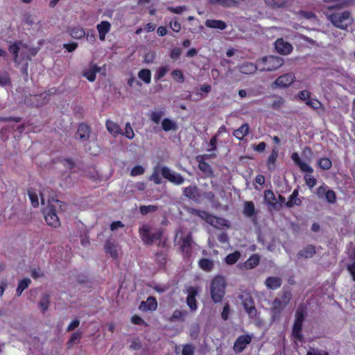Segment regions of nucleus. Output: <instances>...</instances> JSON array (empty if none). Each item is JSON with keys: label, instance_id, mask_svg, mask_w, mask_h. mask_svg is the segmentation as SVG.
I'll list each match as a JSON object with an SVG mask.
<instances>
[{"label": "nucleus", "instance_id": "12", "mask_svg": "<svg viewBox=\"0 0 355 355\" xmlns=\"http://www.w3.org/2000/svg\"><path fill=\"white\" fill-rule=\"evenodd\" d=\"M252 341V337L249 334L239 336L234 343L233 349L236 353L242 352Z\"/></svg>", "mask_w": 355, "mask_h": 355}, {"label": "nucleus", "instance_id": "27", "mask_svg": "<svg viewBox=\"0 0 355 355\" xmlns=\"http://www.w3.org/2000/svg\"><path fill=\"white\" fill-rule=\"evenodd\" d=\"M205 26L210 28H215L219 30H225L227 24L225 21L218 19H207L205 21Z\"/></svg>", "mask_w": 355, "mask_h": 355}, {"label": "nucleus", "instance_id": "43", "mask_svg": "<svg viewBox=\"0 0 355 355\" xmlns=\"http://www.w3.org/2000/svg\"><path fill=\"white\" fill-rule=\"evenodd\" d=\"M50 294L44 293L42 295V299L39 302V306L42 310V312L44 313L49 309L50 302Z\"/></svg>", "mask_w": 355, "mask_h": 355}, {"label": "nucleus", "instance_id": "19", "mask_svg": "<svg viewBox=\"0 0 355 355\" xmlns=\"http://www.w3.org/2000/svg\"><path fill=\"white\" fill-rule=\"evenodd\" d=\"M96 29L98 33L99 40L104 41L106 35L111 30V24L108 21H102L100 24H97Z\"/></svg>", "mask_w": 355, "mask_h": 355}, {"label": "nucleus", "instance_id": "41", "mask_svg": "<svg viewBox=\"0 0 355 355\" xmlns=\"http://www.w3.org/2000/svg\"><path fill=\"white\" fill-rule=\"evenodd\" d=\"M138 77L142 80L144 83L150 84L151 82V71L148 69H143L138 73Z\"/></svg>", "mask_w": 355, "mask_h": 355}, {"label": "nucleus", "instance_id": "61", "mask_svg": "<svg viewBox=\"0 0 355 355\" xmlns=\"http://www.w3.org/2000/svg\"><path fill=\"white\" fill-rule=\"evenodd\" d=\"M168 71V68L166 66L159 67V69L157 71L156 73L155 74V80H159L162 79L163 77L165 76Z\"/></svg>", "mask_w": 355, "mask_h": 355}, {"label": "nucleus", "instance_id": "36", "mask_svg": "<svg viewBox=\"0 0 355 355\" xmlns=\"http://www.w3.org/2000/svg\"><path fill=\"white\" fill-rule=\"evenodd\" d=\"M198 265L202 270L207 272L212 270L214 266V262L211 259L207 258L200 259L199 260Z\"/></svg>", "mask_w": 355, "mask_h": 355}, {"label": "nucleus", "instance_id": "54", "mask_svg": "<svg viewBox=\"0 0 355 355\" xmlns=\"http://www.w3.org/2000/svg\"><path fill=\"white\" fill-rule=\"evenodd\" d=\"M274 101L271 104V107L274 110L279 109L285 103V100L279 96H274Z\"/></svg>", "mask_w": 355, "mask_h": 355}, {"label": "nucleus", "instance_id": "52", "mask_svg": "<svg viewBox=\"0 0 355 355\" xmlns=\"http://www.w3.org/2000/svg\"><path fill=\"white\" fill-rule=\"evenodd\" d=\"M311 174V173L304 175V180L307 187L309 189H313L317 184V180Z\"/></svg>", "mask_w": 355, "mask_h": 355}, {"label": "nucleus", "instance_id": "35", "mask_svg": "<svg viewBox=\"0 0 355 355\" xmlns=\"http://www.w3.org/2000/svg\"><path fill=\"white\" fill-rule=\"evenodd\" d=\"M208 223L216 227L228 226L227 220L214 215H212L209 220H208Z\"/></svg>", "mask_w": 355, "mask_h": 355}, {"label": "nucleus", "instance_id": "5", "mask_svg": "<svg viewBox=\"0 0 355 355\" xmlns=\"http://www.w3.org/2000/svg\"><path fill=\"white\" fill-rule=\"evenodd\" d=\"M284 63L282 58L275 55H267L258 61L260 71H270L279 69Z\"/></svg>", "mask_w": 355, "mask_h": 355}, {"label": "nucleus", "instance_id": "11", "mask_svg": "<svg viewBox=\"0 0 355 355\" xmlns=\"http://www.w3.org/2000/svg\"><path fill=\"white\" fill-rule=\"evenodd\" d=\"M92 128L85 123H81L78 126V130L75 135V139L81 142L89 140L91 135Z\"/></svg>", "mask_w": 355, "mask_h": 355}, {"label": "nucleus", "instance_id": "60", "mask_svg": "<svg viewBox=\"0 0 355 355\" xmlns=\"http://www.w3.org/2000/svg\"><path fill=\"white\" fill-rule=\"evenodd\" d=\"M280 297L282 302L288 305L291 300L292 293L290 290L284 291Z\"/></svg>", "mask_w": 355, "mask_h": 355}, {"label": "nucleus", "instance_id": "44", "mask_svg": "<svg viewBox=\"0 0 355 355\" xmlns=\"http://www.w3.org/2000/svg\"><path fill=\"white\" fill-rule=\"evenodd\" d=\"M82 332L79 330L73 332L67 343L68 347H71L74 343H79L82 338Z\"/></svg>", "mask_w": 355, "mask_h": 355}, {"label": "nucleus", "instance_id": "59", "mask_svg": "<svg viewBox=\"0 0 355 355\" xmlns=\"http://www.w3.org/2000/svg\"><path fill=\"white\" fill-rule=\"evenodd\" d=\"M195 347L191 344H185L182 347V355H193Z\"/></svg>", "mask_w": 355, "mask_h": 355}, {"label": "nucleus", "instance_id": "4", "mask_svg": "<svg viewBox=\"0 0 355 355\" xmlns=\"http://www.w3.org/2000/svg\"><path fill=\"white\" fill-rule=\"evenodd\" d=\"M328 18L334 26L344 31H346L353 22L351 13L347 10L332 13L329 15Z\"/></svg>", "mask_w": 355, "mask_h": 355}, {"label": "nucleus", "instance_id": "42", "mask_svg": "<svg viewBox=\"0 0 355 355\" xmlns=\"http://www.w3.org/2000/svg\"><path fill=\"white\" fill-rule=\"evenodd\" d=\"M264 2L272 8H284L287 6L286 0H264Z\"/></svg>", "mask_w": 355, "mask_h": 355}, {"label": "nucleus", "instance_id": "37", "mask_svg": "<svg viewBox=\"0 0 355 355\" xmlns=\"http://www.w3.org/2000/svg\"><path fill=\"white\" fill-rule=\"evenodd\" d=\"M99 71L100 68L96 65H94L91 69L83 73V76L89 82H94L96 80V73Z\"/></svg>", "mask_w": 355, "mask_h": 355}, {"label": "nucleus", "instance_id": "2", "mask_svg": "<svg viewBox=\"0 0 355 355\" xmlns=\"http://www.w3.org/2000/svg\"><path fill=\"white\" fill-rule=\"evenodd\" d=\"M159 173H161L164 178L175 185H181L184 182V178L182 175L172 171L166 166H162L160 168L159 166L154 167L149 180L153 181L155 184H160L162 183V179L159 176Z\"/></svg>", "mask_w": 355, "mask_h": 355}, {"label": "nucleus", "instance_id": "38", "mask_svg": "<svg viewBox=\"0 0 355 355\" xmlns=\"http://www.w3.org/2000/svg\"><path fill=\"white\" fill-rule=\"evenodd\" d=\"M31 284V280L29 278H24L18 283V286L16 289V295L17 297L21 296L22 292L28 287Z\"/></svg>", "mask_w": 355, "mask_h": 355}, {"label": "nucleus", "instance_id": "3", "mask_svg": "<svg viewBox=\"0 0 355 355\" xmlns=\"http://www.w3.org/2000/svg\"><path fill=\"white\" fill-rule=\"evenodd\" d=\"M226 289V282L223 277L216 275L214 277L210 284V294L211 300L214 303L221 302Z\"/></svg>", "mask_w": 355, "mask_h": 355}, {"label": "nucleus", "instance_id": "64", "mask_svg": "<svg viewBox=\"0 0 355 355\" xmlns=\"http://www.w3.org/2000/svg\"><path fill=\"white\" fill-rule=\"evenodd\" d=\"M306 355H329V352L325 350L311 348L310 350L307 352Z\"/></svg>", "mask_w": 355, "mask_h": 355}, {"label": "nucleus", "instance_id": "53", "mask_svg": "<svg viewBox=\"0 0 355 355\" xmlns=\"http://www.w3.org/2000/svg\"><path fill=\"white\" fill-rule=\"evenodd\" d=\"M306 104L314 110L322 108V105L320 101L315 98H309L306 101Z\"/></svg>", "mask_w": 355, "mask_h": 355}, {"label": "nucleus", "instance_id": "29", "mask_svg": "<svg viewBox=\"0 0 355 355\" xmlns=\"http://www.w3.org/2000/svg\"><path fill=\"white\" fill-rule=\"evenodd\" d=\"M198 168L206 177L211 178L214 176V171L211 166L207 162L200 160L198 162Z\"/></svg>", "mask_w": 355, "mask_h": 355}, {"label": "nucleus", "instance_id": "47", "mask_svg": "<svg viewBox=\"0 0 355 355\" xmlns=\"http://www.w3.org/2000/svg\"><path fill=\"white\" fill-rule=\"evenodd\" d=\"M158 209V207L157 205H141L139 207V211L141 214L145 216L148 213H153L156 211Z\"/></svg>", "mask_w": 355, "mask_h": 355}, {"label": "nucleus", "instance_id": "50", "mask_svg": "<svg viewBox=\"0 0 355 355\" xmlns=\"http://www.w3.org/2000/svg\"><path fill=\"white\" fill-rule=\"evenodd\" d=\"M171 76L177 83H182L184 82V76L183 72L180 69H174L171 72Z\"/></svg>", "mask_w": 355, "mask_h": 355}, {"label": "nucleus", "instance_id": "20", "mask_svg": "<svg viewBox=\"0 0 355 355\" xmlns=\"http://www.w3.org/2000/svg\"><path fill=\"white\" fill-rule=\"evenodd\" d=\"M105 251L109 254L113 259H117L119 257L117 245L110 240L107 241L105 244Z\"/></svg>", "mask_w": 355, "mask_h": 355}, {"label": "nucleus", "instance_id": "15", "mask_svg": "<svg viewBox=\"0 0 355 355\" xmlns=\"http://www.w3.org/2000/svg\"><path fill=\"white\" fill-rule=\"evenodd\" d=\"M295 76L293 73H284L279 76L274 84L279 87H288L294 83Z\"/></svg>", "mask_w": 355, "mask_h": 355}, {"label": "nucleus", "instance_id": "13", "mask_svg": "<svg viewBox=\"0 0 355 355\" xmlns=\"http://www.w3.org/2000/svg\"><path fill=\"white\" fill-rule=\"evenodd\" d=\"M183 194L189 199L193 200L196 202H200L201 193L199 189L195 185H190L183 189Z\"/></svg>", "mask_w": 355, "mask_h": 355}, {"label": "nucleus", "instance_id": "62", "mask_svg": "<svg viewBox=\"0 0 355 355\" xmlns=\"http://www.w3.org/2000/svg\"><path fill=\"white\" fill-rule=\"evenodd\" d=\"M145 172L144 168L141 165H137L134 166L131 171H130V175L131 176H137L144 174Z\"/></svg>", "mask_w": 355, "mask_h": 355}, {"label": "nucleus", "instance_id": "28", "mask_svg": "<svg viewBox=\"0 0 355 355\" xmlns=\"http://www.w3.org/2000/svg\"><path fill=\"white\" fill-rule=\"evenodd\" d=\"M68 32L71 37L76 40L84 38L86 35L85 29L80 26L70 28H69Z\"/></svg>", "mask_w": 355, "mask_h": 355}, {"label": "nucleus", "instance_id": "17", "mask_svg": "<svg viewBox=\"0 0 355 355\" xmlns=\"http://www.w3.org/2000/svg\"><path fill=\"white\" fill-rule=\"evenodd\" d=\"M192 243L193 239L191 234H189L182 238L180 250L184 257H189L191 255Z\"/></svg>", "mask_w": 355, "mask_h": 355}, {"label": "nucleus", "instance_id": "21", "mask_svg": "<svg viewBox=\"0 0 355 355\" xmlns=\"http://www.w3.org/2000/svg\"><path fill=\"white\" fill-rule=\"evenodd\" d=\"M257 69V64L250 62H244L239 67V71L244 74H252Z\"/></svg>", "mask_w": 355, "mask_h": 355}, {"label": "nucleus", "instance_id": "8", "mask_svg": "<svg viewBox=\"0 0 355 355\" xmlns=\"http://www.w3.org/2000/svg\"><path fill=\"white\" fill-rule=\"evenodd\" d=\"M315 194L318 198H322L324 196L327 202L329 204L336 203L337 200L336 192L334 190L330 189L324 183H322V185L316 189Z\"/></svg>", "mask_w": 355, "mask_h": 355}, {"label": "nucleus", "instance_id": "45", "mask_svg": "<svg viewBox=\"0 0 355 355\" xmlns=\"http://www.w3.org/2000/svg\"><path fill=\"white\" fill-rule=\"evenodd\" d=\"M211 4H218L225 8H229L236 6V1L235 0H209Z\"/></svg>", "mask_w": 355, "mask_h": 355}, {"label": "nucleus", "instance_id": "33", "mask_svg": "<svg viewBox=\"0 0 355 355\" xmlns=\"http://www.w3.org/2000/svg\"><path fill=\"white\" fill-rule=\"evenodd\" d=\"M243 213L245 216L250 218L255 216V207L253 202L245 201L244 202Z\"/></svg>", "mask_w": 355, "mask_h": 355}, {"label": "nucleus", "instance_id": "18", "mask_svg": "<svg viewBox=\"0 0 355 355\" xmlns=\"http://www.w3.org/2000/svg\"><path fill=\"white\" fill-rule=\"evenodd\" d=\"M157 308V302L155 297L150 296L146 302H141L139 309L142 311H155Z\"/></svg>", "mask_w": 355, "mask_h": 355}, {"label": "nucleus", "instance_id": "23", "mask_svg": "<svg viewBox=\"0 0 355 355\" xmlns=\"http://www.w3.org/2000/svg\"><path fill=\"white\" fill-rule=\"evenodd\" d=\"M264 198L267 204L275 209H278V202L274 192L272 190H266L264 191Z\"/></svg>", "mask_w": 355, "mask_h": 355}, {"label": "nucleus", "instance_id": "39", "mask_svg": "<svg viewBox=\"0 0 355 355\" xmlns=\"http://www.w3.org/2000/svg\"><path fill=\"white\" fill-rule=\"evenodd\" d=\"M317 165L322 170L327 171L331 168L332 162L329 158L324 157L318 159Z\"/></svg>", "mask_w": 355, "mask_h": 355}, {"label": "nucleus", "instance_id": "25", "mask_svg": "<svg viewBox=\"0 0 355 355\" xmlns=\"http://www.w3.org/2000/svg\"><path fill=\"white\" fill-rule=\"evenodd\" d=\"M105 126L107 131L114 137L122 134L120 126L115 122L107 119L105 122Z\"/></svg>", "mask_w": 355, "mask_h": 355}, {"label": "nucleus", "instance_id": "16", "mask_svg": "<svg viewBox=\"0 0 355 355\" xmlns=\"http://www.w3.org/2000/svg\"><path fill=\"white\" fill-rule=\"evenodd\" d=\"M291 159L297 165L302 172L313 173V168L306 162H303L300 157L297 153H293L291 155Z\"/></svg>", "mask_w": 355, "mask_h": 355}, {"label": "nucleus", "instance_id": "55", "mask_svg": "<svg viewBox=\"0 0 355 355\" xmlns=\"http://www.w3.org/2000/svg\"><path fill=\"white\" fill-rule=\"evenodd\" d=\"M187 313V311H182L176 309L173 311L172 316L170 318L171 321L184 320V316Z\"/></svg>", "mask_w": 355, "mask_h": 355}, {"label": "nucleus", "instance_id": "57", "mask_svg": "<svg viewBox=\"0 0 355 355\" xmlns=\"http://www.w3.org/2000/svg\"><path fill=\"white\" fill-rule=\"evenodd\" d=\"M347 270L350 274L352 280L355 282V254L351 259V262L347 264Z\"/></svg>", "mask_w": 355, "mask_h": 355}, {"label": "nucleus", "instance_id": "49", "mask_svg": "<svg viewBox=\"0 0 355 355\" xmlns=\"http://www.w3.org/2000/svg\"><path fill=\"white\" fill-rule=\"evenodd\" d=\"M11 85V79L7 72L0 73V86L5 87Z\"/></svg>", "mask_w": 355, "mask_h": 355}, {"label": "nucleus", "instance_id": "10", "mask_svg": "<svg viewBox=\"0 0 355 355\" xmlns=\"http://www.w3.org/2000/svg\"><path fill=\"white\" fill-rule=\"evenodd\" d=\"M186 293H187L186 300L187 306L191 311H196L198 309L196 296L198 294V289L196 287L190 286L187 288Z\"/></svg>", "mask_w": 355, "mask_h": 355}, {"label": "nucleus", "instance_id": "34", "mask_svg": "<svg viewBox=\"0 0 355 355\" xmlns=\"http://www.w3.org/2000/svg\"><path fill=\"white\" fill-rule=\"evenodd\" d=\"M279 155V149L277 147H274L272 149L271 153L267 160V166L269 169L274 168L275 162L277 159Z\"/></svg>", "mask_w": 355, "mask_h": 355}, {"label": "nucleus", "instance_id": "26", "mask_svg": "<svg viewBox=\"0 0 355 355\" xmlns=\"http://www.w3.org/2000/svg\"><path fill=\"white\" fill-rule=\"evenodd\" d=\"M282 284V279L278 277H269L265 281V284L267 288L272 290H276L280 288Z\"/></svg>", "mask_w": 355, "mask_h": 355}, {"label": "nucleus", "instance_id": "32", "mask_svg": "<svg viewBox=\"0 0 355 355\" xmlns=\"http://www.w3.org/2000/svg\"><path fill=\"white\" fill-rule=\"evenodd\" d=\"M259 262L260 256L258 254H253L245 262V266L247 269H252L257 266Z\"/></svg>", "mask_w": 355, "mask_h": 355}, {"label": "nucleus", "instance_id": "40", "mask_svg": "<svg viewBox=\"0 0 355 355\" xmlns=\"http://www.w3.org/2000/svg\"><path fill=\"white\" fill-rule=\"evenodd\" d=\"M241 258V252L238 250L227 254L225 259V261L228 265L236 263Z\"/></svg>", "mask_w": 355, "mask_h": 355}, {"label": "nucleus", "instance_id": "63", "mask_svg": "<svg viewBox=\"0 0 355 355\" xmlns=\"http://www.w3.org/2000/svg\"><path fill=\"white\" fill-rule=\"evenodd\" d=\"M171 28L175 33L180 32L181 29V24L178 21L176 17H174L169 23Z\"/></svg>", "mask_w": 355, "mask_h": 355}, {"label": "nucleus", "instance_id": "51", "mask_svg": "<svg viewBox=\"0 0 355 355\" xmlns=\"http://www.w3.org/2000/svg\"><path fill=\"white\" fill-rule=\"evenodd\" d=\"M28 195L29 197V199L31 200V202L32 205L34 207H37L39 205V200L37 194L35 193V191L33 189H28Z\"/></svg>", "mask_w": 355, "mask_h": 355}, {"label": "nucleus", "instance_id": "30", "mask_svg": "<svg viewBox=\"0 0 355 355\" xmlns=\"http://www.w3.org/2000/svg\"><path fill=\"white\" fill-rule=\"evenodd\" d=\"M162 128L165 132L171 130L176 131L178 129L176 122L168 118H165L162 120Z\"/></svg>", "mask_w": 355, "mask_h": 355}, {"label": "nucleus", "instance_id": "46", "mask_svg": "<svg viewBox=\"0 0 355 355\" xmlns=\"http://www.w3.org/2000/svg\"><path fill=\"white\" fill-rule=\"evenodd\" d=\"M191 214L194 216H198V217L201 218L202 219L205 220L207 223H208V220H209V219L211 218V217L212 216V214L208 213L207 211H201V210L196 209H193L191 211Z\"/></svg>", "mask_w": 355, "mask_h": 355}, {"label": "nucleus", "instance_id": "58", "mask_svg": "<svg viewBox=\"0 0 355 355\" xmlns=\"http://www.w3.org/2000/svg\"><path fill=\"white\" fill-rule=\"evenodd\" d=\"M8 50L13 55L14 62H17L18 53L19 51V46L18 43H14L13 44L10 45Z\"/></svg>", "mask_w": 355, "mask_h": 355}, {"label": "nucleus", "instance_id": "7", "mask_svg": "<svg viewBox=\"0 0 355 355\" xmlns=\"http://www.w3.org/2000/svg\"><path fill=\"white\" fill-rule=\"evenodd\" d=\"M42 212L44 219L49 226L58 227L60 225V221L53 205H49L43 209Z\"/></svg>", "mask_w": 355, "mask_h": 355}, {"label": "nucleus", "instance_id": "56", "mask_svg": "<svg viewBox=\"0 0 355 355\" xmlns=\"http://www.w3.org/2000/svg\"><path fill=\"white\" fill-rule=\"evenodd\" d=\"M121 135H123L129 139H132L134 138L135 133L130 122H127L125 123V131L124 132H122Z\"/></svg>", "mask_w": 355, "mask_h": 355}, {"label": "nucleus", "instance_id": "6", "mask_svg": "<svg viewBox=\"0 0 355 355\" xmlns=\"http://www.w3.org/2000/svg\"><path fill=\"white\" fill-rule=\"evenodd\" d=\"M305 316V309L302 306L298 307L295 313V320L292 329V335L294 338L297 339L299 341H302L303 340V335L302 334V324L303 322L304 321Z\"/></svg>", "mask_w": 355, "mask_h": 355}, {"label": "nucleus", "instance_id": "48", "mask_svg": "<svg viewBox=\"0 0 355 355\" xmlns=\"http://www.w3.org/2000/svg\"><path fill=\"white\" fill-rule=\"evenodd\" d=\"M302 204V199L299 197L289 196L288 201L285 202V207L287 208H291L293 206H300Z\"/></svg>", "mask_w": 355, "mask_h": 355}, {"label": "nucleus", "instance_id": "22", "mask_svg": "<svg viewBox=\"0 0 355 355\" xmlns=\"http://www.w3.org/2000/svg\"><path fill=\"white\" fill-rule=\"evenodd\" d=\"M250 131L249 125L247 123L242 124L238 129L233 132V135L239 141L243 139L247 136Z\"/></svg>", "mask_w": 355, "mask_h": 355}, {"label": "nucleus", "instance_id": "1", "mask_svg": "<svg viewBox=\"0 0 355 355\" xmlns=\"http://www.w3.org/2000/svg\"><path fill=\"white\" fill-rule=\"evenodd\" d=\"M164 230L162 228H153L149 223L143 224L139 228V235L146 245L156 243L158 247H165L166 241H162Z\"/></svg>", "mask_w": 355, "mask_h": 355}, {"label": "nucleus", "instance_id": "24", "mask_svg": "<svg viewBox=\"0 0 355 355\" xmlns=\"http://www.w3.org/2000/svg\"><path fill=\"white\" fill-rule=\"evenodd\" d=\"M315 254V248L313 245H307L304 249L300 250L297 256L298 258H311Z\"/></svg>", "mask_w": 355, "mask_h": 355}, {"label": "nucleus", "instance_id": "9", "mask_svg": "<svg viewBox=\"0 0 355 355\" xmlns=\"http://www.w3.org/2000/svg\"><path fill=\"white\" fill-rule=\"evenodd\" d=\"M241 299L242 300V305L249 317L254 318L257 315V311L252 297L247 294L241 295Z\"/></svg>", "mask_w": 355, "mask_h": 355}, {"label": "nucleus", "instance_id": "14", "mask_svg": "<svg viewBox=\"0 0 355 355\" xmlns=\"http://www.w3.org/2000/svg\"><path fill=\"white\" fill-rule=\"evenodd\" d=\"M276 51L282 55H288L293 51V46L283 38H278L275 42Z\"/></svg>", "mask_w": 355, "mask_h": 355}, {"label": "nucleus", "instance_id": "31", "mask_svg": "<svg viewBox=\"0 0 355 355\" xmlns=\"http://www.w3.org/2000/svg\"><path fill=\"white\" fill-rule=\"evenodd\" d=\"M286 306L287 305L282 302V300L275 298L272 302V306L271 308L272 312L274 315H278Z\"/></svg>", "mask_w": 355, "mask_h": 355}]
</instances>
